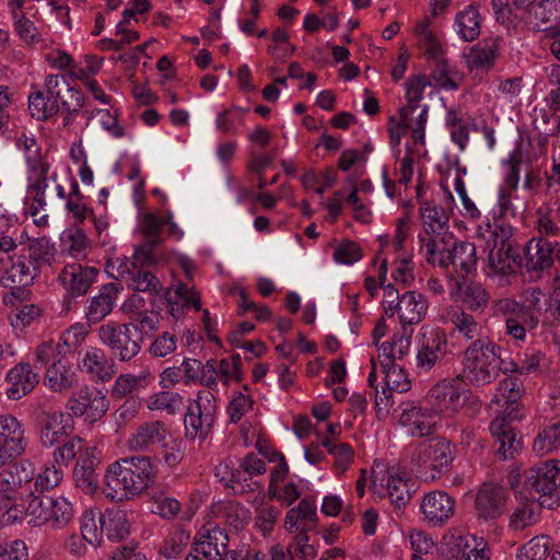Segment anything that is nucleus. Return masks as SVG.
Returning <instances> with one entry per match:
<instances>
[{
    "label": "nucleus",
    "instance_id": "680f3d73",
    "mask_svg": "<svg viewBox=\"0 0 560 560\" xmlns=\"http://www.w3.org/2000/svg\"><path fill=\"white\" fill-rule=\"evenodd\" d=\"M551 546L549 536H536L518 549L516 560H546Z\"/></svg>",
    "mask_w": 560,
    "mask_h": 560
},
{
    "label": "nucleus",
    "instance_id": "5701e85b",
    "mask_svg": "<svg viewBox=\"0 0 560 560\" xmlns=\"http://www.w3.org/2000/svg\"><path fill=\"white\" fill-rule=\"evenodd\" d=\"M73 429L72 415L63 411L47 412L40 422V443L51 447L63 441Z\"/></svg>",
    "mask_w": 560,
    "mask_h": 560
},
{
    "label": "nucleus",
    "instance_id": "f704fd0d",
    "mask_svg": "<svg viewBox=\"0 0 560 560\" xmlns=\"http://www.w3.org/2000/svg\"><path fill=\"white\" fill-rule=\"evenodd\" d=\"M451 322L458 335L470 343H481L483 340L491 339L487 335L485 325L469 313L456 311L452 315Z\"/></svg>",
    "mask_w": 560,
    "mask_h": 560
},
{
    "label": "nucleus",
    "instance_id": "dca6fc26",
    "mask_svg": "<svg viewBox=\"0 0 560 560\" xmlns=\"http://www.w3.org/2000/svg\"><path fill=\"white\" fill-rule=\"evenodd\" d=\"M509 498V491L505 487L494 482L482 483L475 499V510L478 518L495 521L502 516L506 510Z\"/></svg>",
    "mask_w": 560,
    "mask_h": 560
},
{
    "label": "nucleus",
    "instance_id": "69168bd1",
    "mask_svg": "<svg viewBox=\"0 0 560 560\" xmlns=\"http://www.w3.org/2000/svg\"><path fill=\"white\" fill-rule=\"evenodd\" d=\"M386 491L392 503L398 509L405 506L410 500L407 480L396 471L388 470Z\"/></svg>",
    "mask_w": 560,
    "mask_h": 560
},
{
    "label": "nucleus",
    "instance_id": "c85d7f7f",
    "mask_svg": "<svg viewBox=\"0 0 560 560\" xmlns=\"http://www.w3.org/2000/svg\"><path fill=\"white\" fill-rule=\"evenodd\" d=\"M420 240L422 242L421 250L427 262L444 270L447 267V259H450V252L454 244L453 235L448 233L432 234L428 238L420 237Z\"/></svg>",
    "mask_w": 560,
    "mask_h": 560
},
{
    "label": "nucleus",
    "instance_id": "4468645a",
    "mask_svg": "<svg viewBox=\"0 0 560 560\" xmlns=\"http://www.w3.org/2000/svg\"><path fill=\"white\" fill-rule=\"evenodd\" d=\"M399 409V424L406 428L409 435L422 438L435 432L439 419L428 404L424 406L415 401H405Z\"/></svg>",
    "mask_w": 560,
    "mask_h": 560
},
{
    "label": "nucleus",
    "instance_id": "c9c22d12",
    "mask_svg": "<svg viewBox=\"0 0 560 560\" xmlns=\"http://www.w3.org/2000/svg\"><path fill=\"white\" fill-rule=\"evenodd\" d=\"M37 275L38 271L28 260L19 257L15 261H11L9 267L4 268L3 275L0 277V283L12 289L27 287Z\"/></svg>",
    "mask_w": 560,
    "mask_h": 560
},
{
    "label": "nucleus",
    "instance_id": "a19ab883",
    "mask_svg": "<svg viewBox=\"0 0 560 560\" xmlns=\"http://www.w3.org/2000/svg\"><path fill=\"white\" fill-rule=\"evenodd\" d=\"M450 560H489L490 551L487 544L476 536L458 537L451 550Z\"/></svg>",
    "mask_w": 560,
    "mask_h": 560
},
{
    "label": "nucleus",
    "instance_id": "6e6552de",
    "mask_svg": "<svg viewBox=\"0 0 560 560\" xmlns=\"http://www.w3.org/2000/svg\"><path fill=\"white\" fill-rule=\"evenodd\" d=\"M217 399L210 390H199L197 398L189 402L185 415L186 435L205 440L211 432L217 417Z\"/></svg>",
    "mask_w": 560,
    "mask_h": 560
},
{
    "label": "nucleus",
    "instance_id": "9b49d317",
    "mask_svg": "<svg viewBox=\"0 0 560 560\" xmlns=\"http://www.w3.org/2000/svg\"><path fill=\"white\" fill-rule=\"evenodd\" d=\"M131 325L109 322L98 328V337L103 345L124 362H128L141 350V338L135 339Z\"/></svg>",
    "mask_w": 560,
    "mask_h": 560
},
{
    "label": "nucleus",
    "instance_id": "473e14b6",
    "mask_svg": "<svg viewBox=\"0 0 560 560\" xmlns=\"http://www.w3.org/2000/svg\"><path fill=\"white\" fill-rule=\"evenodd\" d=\"M254 506V527L264 536H269L281 515V510L265 501V494H256L254 499H247Z\"/></svg>",
    "mask_w": 560,
    "mask_h": 560
},
{
    "label": "nucleus",
    "instance_id": "bf43d9fd",
    "mask_svg": "<svg viewBox=\"0 0 560 560\" xmlns=\"http://www.w3.org/2000/svg\"><path fill=\"white\" fill-rule=\"evenodd\" d=\"M247 109L237 106L220 112L215 118V127L223 135L235 136L244 125V115Z\"/></svg>",
    "mask_w": 560,
    "mask_h": 560
},
{
    "label": "nucleus",
    "instance_id": "6e6d98bb",
    "mask_svg": "<svg viewBox=\"0 0 560 560\" xmlns=\"http://www.w3.org/2000/svg\"><path fill=\"white\" fill-rule=\"evenodd\" d=\"M165 217L155 213H145L141 221V230L147 242L140 247H145L149 253H153L154 247L161 242V231L166 225Z\"/></svg>",
    "mask_w": 560,
    "mask_h": 560
},
{
    "label": "nucleus",
    "instance_id": "f03ea898",
    "mask_svg": "<svg viewBox=\"0 0 560 560\" xmlns=\"http://www.w3.org/2000/svg\"><path fill=\"white\" fill-rule=\"evenodd\" d=\"M501 347L492 339L469 343L464 351L463 378L472 386H485L500 375Z\"/></svg>",
    "mask_w": 560,
    "mask_h": 560
},
{
    "label": "nucleus",
    "instance_id": "9d476101",
    "mask_svg": "<svg viewBox=\"0 0 560 560\" xmlns=\"http://www.w3.org/2000/svg\"><path fill=\"white\" fill-rule=\"evenodd\" d=\"M558 254L560 242L532 237L524 247L523 267L532 279H541L552 268Z\"/></svg>",
    "mask_w": 560,
    "mask_h": 560
},
{
    "label": "nucleus",
    "instance_id": "423d86ee",
    "mask_svg": "<svg viewBox=\"0 0 560 560\" xmlns=\"http://www.w3.org/2000/svg\"><path fill=\"white\" fill-rule=\"evenodd\" d=\"M428 306L425 296L418 291L410 290L399 294L392 283L385 287L383 296L384 314L388 318L397 316L402 328L422 322L427 315Z\"/></svg>",
    "mask_w": 560,
    "mask_h": 560
},
{
    "label": "nucleus",
    "instance_id": "7ed1b4c3",
    "mask_svg": "<svg viewBox=\"0 0 560 560\" xmlns=\"http://www.w3.org/2000/svg\"><path fill=\"white\" fill-rule=\"evenodd\" d=\"M524 498L541 506L560 501V460H547L524 471Z\"/></svg>",
    "mask_w": 560,
    "mask_h": 560
},
{
    "label": "nucleus",
    "instance_id": "4d7b16f0",
    "mask_svg": "<svg viewBox=\"0 0 560 560\" xmlns=\"http://www.w3.org/2000/svg\"><path fill=\"white\" fill-rule=\"evenodd\" d=\"M430 85V82L425 75L418 74L410 77L405 82V97L407 100V105L400 110H406L409 114H415L417 109L420 107V102L423 98V92L427 86Z\"/></svg>",
    "mask_w": 560,
    "mask_h": 560
},
{
    "label": "nucleus",
    "instance_id": "412c9836",
    "mask_svg": "<svg viewBox=\"0 0 560 560\" xmlns=\"http://www.w3.org/2000/svg\"><path fill=\"white\" fill-rule=\"evenodd\" d=\"M168 436L164 422L159 420L143 422L128 438V447L133 452H153Z\"/></svg>",
    "mask_w": 560,
    "mask_h": 560
},
{
    "label": "nucleus",
    "instance_id": "052dcab7",
    "mask_svg": "<svg viewBox=\"0 0 560 560\" xmlns=\"http://www.w3.org/2000/svg\"><path fill=\"white\" fill-rule=\"evenodd\" d=\"M476 237L486 243L488 247H497L499 242L505 241L511 234V226L491 223L489 219L481 221L476 228Z\"/></svg>",
    "mask_w": 560,
    "mask_h": 560
},
{
    "label": "nucleus",
    "instance_id": "49530a36",
    "mask_svg": "<svg viewBox=\"0 0 560 560\" xmlns=\"http://www.w3.org/2000/svg\"><path fill=\"white\" fill-rule=\"evenodd\" d=\"M153 381L152 373L143 370L139 374H120L114 384L113 395L125 397L147 388Z\"/></svg>",
    "mask_w": 560,
    "mask_h": 560
},
{
    "label": "nucleus",
    "instance_id": "774afa93",
    "mask_svg": "<svg viewBox=\"0 0 560 560\" xmlns=\"http://www.w3.org/2000/svg\"><path fill=\"white\" fill-rule=\"evenodd\" d=\"M42 317V310L35 304H23L16 307L9 320L15 331H23L26 327L37 323Z\"/></svg>",
    "mask_w": 560,
    "mask_h": 560
},
{
    "label": "nucleus",
    "instance_id": "e433bc0d",
    "mask_svg": "<svg viewBox=\"0 0 560 560\" xmlns=\"http://www.w3.org/2000/svg\"><path fill=\"white\" fill-rule=\"evenodd\" d=\"M100 530L109 540H122L129 534V522L125 511L119 509H107L98 514Z\"/></svg>",
    "mask_w": 560,
    "mask_h": 560
},
{
    "label": "nucleus",
    "instance_id": "72a5a7b5",
    "mask_svg": "<svg viewBox=\"0 0 560 560\" xmlns=\"http://www.w3.org/2000/svg\"><path fill=\"white\" fill-rule=\"evenodd\" d=\"M214 475L220 482L231 488L234 494H248L259 488L258 481L250 480V478H243V472L238 468L230 467L226 462H221L215 466Z\"/></svg>",
    "mask_w": 560,
    "mask_h": 560
},
{
    "label": "nucleus",
    "instance_id": "58836bf2",
    "mask_svg": "<svg viewBox=\"0 0 560 560\" xmlns=\"http://www.w3.org/2000/svg\"><path fill=\"white\" fill-rule=\"evenodd\" d=\"M481 21L478 7L469 4L456 13L454 28L463 40L472 42L480 35Z\"/></svg>",
    "mask_w": 560,
    "mask_h": 560
},
{
    "label": "nucleus",
    "instance_id": "39448f33",
    "mask_svg": "<svg viewBox=\"0 0 560 560\" xmlns=\"http://www.w3.org/2000/svg\"><path fill=\"white\" fill-rule=\"evenodd\" d=\"M28 524L48 526L51 529L65 528L73 518L71 502L63 495H32L25 508Z\"/></svg>",
    "mask_w": 560,
    "mask_h": 560
},
{
    "label": "nucleus",
    "instance_id": "ea45409f",
    "mask_svg": "<svg viewBox=\"0 0 560 560\" xmlns=\"http://www.w3.org/2000/svg\"><path fill=\"white\" fill-rule=\"evenodd\" d=\"M213 515L235 530L243 529L249 520L248 510L238 502H218L212 506Z\"/></svg>",
    "mask_w": 560,
    "mask_h": 560
},
{
    "label": "nucleus",
    "instance_id": "c756f323",
    "mask_svg": "<svg viewBox=\"0 0 560 560\" xmlns=\"http://www.w3.org/2000/svg\"><path fill=\"white\" fill-rule=\"evenodd\" d=\"M489 430L498 444L495 455L500 459L511 458L521 450V439L517 438V433L511 425L505 424L504 419L494 418Z\"/></svg>",
    "mask_w": 560,
    "mask_h": 560
},
{
    "label": "nucleus",
    "instance_id": "0eeeda50",
    "mask_svg": "<svg viewBox=\"0 0 560 560\" xmlns=\"http://www.w3.org/2000/svg\"><path fill=\"white\" fill-rule=\"evenodd\" d=\"M156 257L145 247H137L130 259L121 261L118 267V277L126 280L135 291L156 294L161 289L159 279L148 267L155 264Z\"/></svg>",
    "mask_w": 560,
    "mask_h": 560
},
{
    "label": "nucleus",
    "instance_id": "bb28decb",
    "mask_svg": "<svg viewBox=\"0 0 560 560\" xmlns=\"http://www.w3.org/2000/svg\"><path fill=\"white\" fill-rule=\"evenodd\" d=\"M450 253L447 267L444 268L446 275L452 276L456 273L458 277L465 279L476 270V247L472 243L454 240Z\"/></svg>",
    "mask_w": 560,
    "mask_h": 560
},
{
    "label": "nucleus",
    "instance_id": "79ce46f5",
    "mask_svg": "<svg viewBox=\"0 0 560 560\" xmlns=\"http://www.w3.org/2000/svg\"><path fill=\"white\" fill-rule=\"evenodd\" d=\"M495 20L506 27H515L523 21L527 7L524 0H491Z\"/></svg>",
    "mask_w": 560,
    "mask_h": 560
},
{
    "label": "nucleus",
    "instance_id": "aec40b11",
    "mask_svg": "<svg viewBox=\"0 0 560 560\" xmlns=\"http://www.w3.org/2000/svg\"><path fill=\"white\" fill-rule=\"evenodd\" d=\"M98 276V269L78 262L66 265L59 273V282L70 298L83 296Z\"/></svg>",
    "mask_w": 560,
    "mask_h": 560
},
{
    "label": "nucleus",
    "instance_id": "a211bd4d",
    "mask_svg": "<svg viewBox=\"0 0 560 560\" xmlns=\"http://www.w3.org/2000/svg\"><path fill=\"white\" fill-rule=\"evenodd\" d=\"M191 547L205 560H221L229 548V536L218 524L208 523L198 530Z\"/></svg>",
    "mask_w": 560,
    "mask_h": 560
},
{
    "label": "nucleus",
    "instance_id": "7c9ffc66",
    "mask_svg": "<svg viewBox=\"0 0 560 560\" xmlns=\"http://www.w3.org/2000/svg\"><path fill=\"white\" fill-rule=\"evenodd\" d=\"M166 300L168 313L176 319L180 318L187 308L192 307L198 311L201 307L199 294L194 287L183 282L176 283L173 290L167 292Z\"/></svg>",
    "mask_w": 560,
    "mask_h": 560
},
{
    "label": "nucleus",
    "instance_id": "2eb2a0df",
    "mask_svg": "<svg viewBox=\"0 0 560 560\" xmlns=\"http://www.w3.org/2000/svg\"><path fill=\"white\" fill-rule=\"evenodd\" d=\"M468 396L454 382L443 380L436 383L427 395V404L435 413L450 417L457 412L466 402Z\"/></svg>",
    "mask_w": 560,
    "mask_h": 560
},
{
    "label": "nucleus",
    "instance_id": "09e8293b",
    "mask_svg": "<svg viewBox=\"0 0 560 560\" xmlns=\"http://www.w3.org/2000/svg\"><path fill=\"white\" fill-rule=\"evenodd\" d=\"M46 190L39 188H26L24 198V213L33 219L36 226L44 228L48 224V214H40L47 206Z\"/></svg>",
    "mask_w": 560,
    "mask_h": 560
},
{
    "label": "nucleus",
    "instance_id": "37998d69",
    "mask_svg": "<svg viewBox=\"0 0 560 560\" xmlns=\"http://www.w3.org/2000/svg\"><path fill=\"white\" fill-rule=\"evenodd\" d=\"M488 266L490 272L498 276L508 277L515 272L513 249L505 246V241L499 242L497 247H488Z\"/></svg>",
    "mask_w": 560,
    "mask_h": 560
},
{
    "label": "nucleus",
    "instance_id": "864d4df0",
    "mask_svg": "<svg viewBox=\"0 0 560 560\" xmlns=\"http://www.w3.org/2000/svg\"><path fill=\"white\" fill-rule=\"evenodd\" d=\"M337 182L336 171L331 167L325 168L322 173L310 168L301 177L305 189H312L317 195H323L327 188L332 187Z\"/></svg>",
    "mask_w": 560,
    "mask_h": 560
},
{
    "label": "nucleus",
    "instance_id": "3c124183",
    "mask_svg": "<svg viewBox=\"0 0 560 560\" xmlns=\"http://www.w3.org/2000/svg\"><path fill=\"white\" fill-rule=\"evenodd\" d=\"M560 447V421L541 429L533 442V452L546 456Z\"/></svg>",
    "mask_w": 560,
    "mask_h": 560
},
{
    "label": "nucleus",
    "instance_id": "e2e57ef3",
    "mask_svg": "<svg viewBox=\"0 0 560 560\" xmlns=\"http://www.w3.org/2000/svg\"><path fill=\"white\" fill-rule=\"evenodd\" d=\"M28 109L32 117L37 120H47L59 113L58 106L54 101L47 100L42 90H36L28 95Z\"/></svg>",
    "mask_w": 560,
    "mask_h": 560
},
{
    "label": "nucleus",
    "instance_id": "a18cd8bd",
    "mask_svg": "<svg viewBox=\"0 0 560 560\" xmlns=\"http://www.w3.org/2000/svg\"><path fill=\"white\" fill-rule=\"evenodd\" d=\"M28 261L37 271L44 266H51L55 262L57 248L49 238L36 237L27 245Z\"/></svg>",
    "mask_w": 560,
    "mask_h": 560
},
{
    "label": "nucleus",
    "instance_id": "b1692460",
    "mask_svg": "<svg viewBox=\"0 0 560 560\" xmlns=\"http://www.w3.org/2000/svg\"><path fill=\"white\" fill-rule=\"evenodd\" d=\"M534 26L550 37L560 36V0H540L527 9Z\"/></svg>",
    "mask_w": 560,
    "mask_h": 560
},
{
    "label": "nucleus",
    "instance_id": "20e7f679",
    "mask_svg": "<svg viewBox=\"0 0 560 560\" xmlns=\"http://www.w3.org/2000/svg\"><path fill=\"white\" fill-rule=\"evenodd\" d=\"M453 460L454 446L442 438L420 443L411 455L413 472L425 480L440 478Z\"/></svg>",
    "mask_w": 560,
    "mask_h": 560
},
{
    "label": "nucleus",
    "instance_id": "1a4fd4ad",
    "mask_svg": "<svg viewBox=\"0 0 560 560\" xmlns=\"http://www.w3.org/2000/svg\"><path fill=\"white\" fill-rule=\"evenodd\" d=\"M416 369L430 372L447 353V337L443 329L422 326L416 336Z\"/></svg>",
    "mask_w": 560,
    "mask_h": 560
},
{
    "label": "nucleus",
    "instance_id": "0e129e2a",
    "mask_svg": "<svg viewBox=\"0 0 560 560\" xmlns=\"http://www.w3.org/2000/svg\"><path fill=\"white\" fill-rule=\"evenodd\" d=\"M322 445L334 456L335 467L339 474L346 471L353 462L354 452L349 443H336L331 439H323Z\"/></svg>",
    "mask_w": 560,
    "mask_h": 560
},
{
    "label": "nucleus",
    "instance_id": "c03bdc74",
    "mask_svg": "<svg viewBox=\"0 0 560 560\" xmlns=\"http://www.w3.org/2000/svg\"><path fill=\"white\" fill-rule=\"evenodd\" d=\"M524 154L521 150L515 149L510 152L509 156L502 161L503 178L499 187H504L510 191H517L521 180V173L526 167Z\"/></svg>",
    "mask_w": 560,
    "mask_h": 560
},
{
    "label": "nucleus",
    "instance_id": "393cba45",
    "mask_svg": "<svg viewBox=\"0 0 560 560\" xmlns=\"http://www.w3.org/2000/svg\"><path fill=\"white\" fill-rule=\"evenodd\" d=\"M119 291L118 283L109 282L102 285L98 293L86 301L85 318L89 324H97L112 313Z\"/></svg>",
    "mask_w": 560,
    "mask_h": 560
},
{
    "label": "nucleus",
    "instance_id": "603ef678",
    "mask_svg": "<svg viewBox=\"0 0 560 560\" xmlns=\"http://www.w3.org/2000/svg\"><path fill=\"white\" fill-rule=\"evenodd\" d=\"M145 404L147 408L151 411L174 416L182 409L183 396L175 392H159L149 396Z\"/></svg>",
    "mask_w": 560,
    "mask_h": 560
},
{
    "label": "nucleus",
    "instance_id": "4c0bfd02",
    "mask_svg": "<svg viewBox=\"0 0 560 560\" xmlns=\"http://www.w3.org/2000/svg\"><path fill=\"white\" fill-rule=\"evenodd\" d=\"M417 47L428 59H436L444 56L441 40L428 19L419 21L415 26Z\"/></svg>",
    "mask_w": 560,
    "mask_h": 560
},
{
    "label": "nucleus",
    "instance_id": "338daca9",
    "mask_svg": "<svg viewBox=\"0 0 560 560\" xmlns=\"http://www.w3.org/2000/svg\"><path fill=\"white\" fill-rule=\"evenodd\" d=\"M190 540V533L185 529H176L167 536L160 549V555L166 560L177 559L187 547Z\"/></svg>",
    "mask_w": 560,
    "mask_h": 560
},
{
    "label": "nucleus",
    "instance_id": "cd10ccee",
    "mask_svg": "<svg viewBox=\"0 0 560 560\" xmlns=\"http://www.w3.org/2000/svg\"><path fill=\"white\" fill-rule=\"evenodd\" d=\"M78 377L72 365L59 358L51 362L45 371L43 384L52 393H67L77 384Z\"/></svg>",
    "mask_w": 560,
    "mask_h": 560
},
{
    "label": "nucleus",
    "instance_id": "de8ad7c7",
    "mask_svg": "<svg viewBox=\"0 0 560 560\" xmlns=\"http://www.w3.org/2000/svg\"><path fill=\"white\" fill-rule=\"evenodd\" d=\"M497 55V39H486L471 47L467 55V63L470 69H489L494 65Z\"/></svg>",
    "mask_w": 560,
    "mask_h": 560
},
{
    "label": "nucleus",
    "instance_id": "ddd939ff",
    "mask_svg": "<svg viewBox=\"0 0 560 560\" xmlns=\"http://www.w3.org/2000/svg\"><path fill=\"white\" fill-rule=\"evenodd\" d=\"M494 314L502 315L505 322V334L517 341H525L527 330L538 325V318L521 307V303L512 299H501L494 302Z\"/></svg>",
    "mask_w": 560,
    "mask_h": 560
},
{
    "label": "nucleus",
    "instance_id": "8fccbe9b",
    "mask_svg": "<svg viewBox=\"0 0 560 560\" xmlns=\"http://www.w3.org/2000/svg\"><path fill=\"white\" fill-rule=\"evenodd\" d=\"M152 513L164 520L175 518L180 509V502L163 489H153L150 495Z\"/></svg>",
    "mask_w": 560,
    "mask_h": 560
},
{
    "label": "nucleus",
    "instance_id": "4be33fe9",
    "mask_svg": "<svg viewBox=\"0 0 560 560\" xmlns=\"http://www.w3.org/2000/svg\"><path fill=\"white\" fill-rule=\"evenodd\" d=\"M39 383V375L30 363L21 362L9 370L5 376V395L10 400H19L30 394Z\"/></svg>",
    "mask_w": 560,
    "mask_h": 560
},
{
    "label": "nucleus",
    "instance_id": "13d9d810",
    "mask_svg": "<svg viewBox=\"0 0 560 560\" xmlns=\"http://www.w3.org/2000/svg\"><path fill=\"white\" fill-rule=\"evenodd\" d=\"M50 168L49 160L26 165V188L47 189L48 179L57 180V173L50 174Z\"/></svg>",
    "mask_w": 560,
    "mask_h": 560
},
{
    "label": "nucleus",
    "instance_id": "6ab92c4d",
    "mask_svg": "<svg viewBox=\"0 0 560 560\" xmlns=\"http://www.w3.org/2000/svg\"><path fill=\"white\" fill-rule=\"evenodd\" d=\"M67 407L74 416H85L94 422L108 411L109 400L101 390L85 387L69 398Z\"/></svg>",
    "mask_w": 560,
    "mask_h": 560
},
{
    "label": "nucleus",
    "instance_id": "f257e3e1",
    "mask_svg": "<svg viewBox=\"0 0 560 560\" xmlns=\"http://www.w3.org/2000/svg\"><path fill=\"white\" fill-rule=\"evenodd\" d=\"M104 493L112 501L130 500L144 492L154 481L150 457L133 456L110 464L105 472Z\"/></svg>",
    "mask_w": 560,
    "mask_h": 560
},
{
    "label": "nucleus",
    "instance_id": "a878e982",
    "mask_svg": "<svg viewBox=\"0 0 560 560\" xmlns=\"http://www.w3.org/2000/svg\"><path fill=\"white\" fill-rule=\"evenodd\" d=\"M79 366L92 380L102 382L109 381L116 373L114 360L103 349L96 347L85 350Z\"/></svg>",
    "mask_w": 560,
    "mask_h": 560
},
{
    "label": "nucleus",
    "instance_id": "f3484780",
    "mask_svg": "<svg viewBox=\"0 0 560 560\" xmlns=\"http://www.w3.org/2000/svg\"><path fill=\"white\" fill-rule=\"evenodd\" d=\"M455 504V499L447 492L430 491L422 497L420 503L422 520L432 527H441L454 515Z\"/></svg>",
    "mask_w": 560,
    "mask_h": 560
},
{
    "label": "nucleus",
    "instance_id": "5fc2aeb1",
    "mask_svg": "<svg viewBox=\"0 0 560 560\" xmlns=\"http://www.w3.org/2000/svg\"><path fill=\"white\" fill-rule=\"evenodd\" d=\"M533 226L537 235L534 237H542L551 240L560 236V219L556 220L552 210L548 208H539L535 212Z\"/></svg>",
    "mask_w": 560,
    "mask_h": 560
},
{
    "label": "nucleus",
    "instance_id": "2f4dec72",
    "mask_svg": "<svg viewBox=\"0 0 560 560\" xmlns=\"http://www.w3.org/2000/svg\"><path fill=\"white\" fill-rule=\"evenodd\" d=\"M419 211L428 235L442 234L448 229L450 215L438 207L435 200L424 199L421 189L418 187Z\"/></svg>",
    "mask_w": 560,
    "mask_h": 560
},
{
    "label": "nucleus",
    "instance_id": "f8f14e48",
    "mask_svg": "<svg viewBox=\"0 0 560 560\" xmlns=\"http://www.w3.org/2000/svg\"><path fill=\"white\" fill-rule=\"evenodd\" d=\"M27 447L23 422L10 413L0 415V467L24 454Z\"/></svg>",
    "mask_w": 560,
    "mask_h": 560
}]
</instances>
